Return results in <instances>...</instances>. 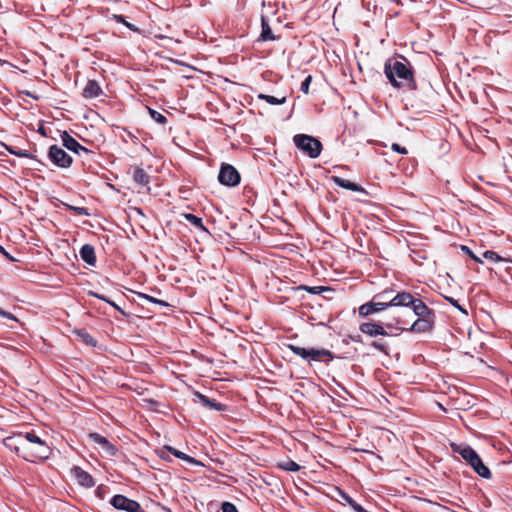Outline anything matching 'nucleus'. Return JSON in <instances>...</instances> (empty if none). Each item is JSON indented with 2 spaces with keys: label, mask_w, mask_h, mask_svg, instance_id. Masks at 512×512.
I'll return each instance as SVG.
<instances>
[{
  "label": "nucleus",
  "mask_w": 512,
  "mask_h": 512,
  "mask_svg": "<svg viewBox=\"0 0 512 512\" xmlns=\"http://www.w3.org/2000/svg\"><path fill=\"white\" fill-rule=\"evenodd\" d=\"M312 77L309 75L305 78V80L301 84V91L305 94H308L309 92V86L311 83Z\"/></svg>",
  "instance_id": "nucleus-32"
},
{
  "label": "nucleus",
  "mask_w": 512,
  "mask_h": 512,
  "mask_svg": "<svg viewBox=\"0 0 512 512\" xmlns=\"http://www.w3.org/2000/svg\"><path fill=\"white\" fill-rule=\"evenodd\" d=\"M15 155L17 156H21V157H27L28 154L26 152H13Z\"/></svg>",
  "instance_id": "nucleus-43"
},
{
  "label": "nucleus",
  "mask_w": 512,
  "mask_h": 512,
  "mask_svg": "<svg viewBox=\"0 0 512 512\" xmlns=\"http://www.w3.org/2000/svg\"><path fill=\"white\" fill-rule=\"evenodd\" d=\"M49 158L54 164L63 168L69 167L72 163L71 156L56 145L50 147Z\"/></svg>",
  "instance_id": "nucleus-9"
},
{
  "label": "nucleus",
  "mask_w": 512,
  "mask_h": 512,
  "mask_svg": "<svg viewBox=\"0 0 512 512\" xmlns=\"http://www.w3.org/2000/svg\"><path fill=\"white\" fill-rule=\"evenodd\" d=\"M0 253H5V249L2 246H0Z\"/></svg>",
  "instance_id": "nucleus-46"
},
{
  "label": "nucleus",
  "mask_w": 512,
  "mask_h": 512,
  "mask_svg": "<svg viewBox=\"0 0 512 512\" xmlns=\"http://www.w3.org/2000/svg\"><path fill=\"white\" fill-rule=\"evenodd\" d=\"M289 348L293 351L294 354L300 356L301 358L307 361H325L326 359H331L332 354L329 350L326 349H316L311 348L307 349L304 347H299L295 345H290Z\"/></svg>",
  "instance_id": "nucleus-6"
},
{
  "label": "nucleus",
  "mask_w": 512,
  "mask_h": 512,
  "mask_svg": "<svg viewBox=\"0 0 512 512\" xmlns=\"http://www.w3.org/2000/svg\"><path fill=\"white\" fill-rule=\"evenodd\" d=\"M339 495L341 496V498L347 502L349 505H350V502L351 501H354L351 497H349L346 493H344L343 491L339 490Z\"/></svg>",
  "instance_id": "nucleus-41"
},
{
  "label": "nucleus",
  "mask_w": 512,
  "mask_h": 512,
  "mask_svg": "<svg viewBox=\"0 0 512 512\" xmlns=\"http://www.w3.org/2000/svg\"><path fill=\"white\" fill-rule=\"evenodd\" d=\"M387 294L388 291L379 293L375 295L370 302L361 305L358 308L359 315L361 317H367L370 314L378 313L387 309Z\"/></svg>",
  "instance_id": "nucleus-5"
},
{
  "label": "nucleus",
  "mask_w": 512,
  "mask_h": 512,
  "mask_svg": "<svg viewBox=\"0 0 512 512\" xmlns=\"http://www.w3.org/2000/svg\"><path fill=\"white\" fill-rule=\"evenodd\" d=\"M222 512H238V510L232 503L224 502L222 504Z\"/></svg>",
  "instance_id": "nucleus-33"
},
{
  "label": "nucleus",
  "mask_w": 512,
  "mask_h": 512,
  "mask_svg": "<svg viewBox=\"0 0 512 512\" xmlns=\"http://www.w3.org/2000/svg\"><path fill=\"white\" fill-rule=\"evenodd\" d=\"M385 75L395 87H413V73L405 58L389 59L385 63Z\"/></svg>",
  "instance_id": "nucleus-2"
},
{
  "label": "nucleus",
  "mask_w": 512,
  "mask_h": 512,
  "mask_svg": "<svg viewBox=\"0 0 512 512\" xmlns=\"http://www.w3.org/2000/svg\"><path fill=\"white\" fill-rule=\"evenodd\" d=\"M0 317L18 322V319L12 313L5 311L2 308H0Z\"/></svg>",
  "instance_id": "nucleus-34"
},
{
  "label": "nucleus",
  "mask_w": 512,
  "mask_h": 512,
  "mask_svg": "<svg viewBox=\"0 0 512 512\" xmlns=\"http://www.w3.org/2000/svg\"><path fill=\"white\" fill-rule=\"evenodd\" d=\"M294 144L309 155L311 158H317L322 150V144L316 138L305 135L297 134L293 138Z\"/></svg>",
  "instance_id": "nucleus-4"
},
{
  "label": "nucleus",
  "mask_w": 512,
  "mask_h": 512,
  "mask_svg": "<svg viewBox=\"0 0 512 512\" xmlns=\"http://www.w3.org/2000/svg\"><path fill=\"white\" fill-rule=\"evenodd\" d=\"M483 257L487 260L494 261V262L505 260L504 258H502L500 255H498L497 253H495L493 251H485L483 253Z\"/></svg>",
  "instance_id": "nucleus-29"
},
{
  "label": "nucleus",
  "mask_w": 512,
  "mask_h": 512,
  "mask_svg": "<svg viewBox=\"0 0 512 512\" xmlns=\"http://www.w3.org/2000/svg\"><path fill=\"white\" fill-rule=\"evenodd\" d=\"M90 295H92V296H94V297H96V298H99V299H101V300H103V301H106V302H108L109 304H111L112 306H114L116 309H119V307H118V306H116V304H115V303H113V302H111V301L107 300L104 296H101V295H99V294H97V293H94V292H90Z\"/></svg>",
  "instance_id": "nucleus-38"
},
{
  "label": "nucleus",
  "mask_w": 512,
  "mask_h": 512,
  "mask_svg": "<svg viewBox=\"0 0 512 512\" xmlns=\"http://www.w3.org/2000/svg\"><path fill=\"white\" fill-rule=\"evenodd\" d=\"M397 329H399V330H401V331L406 330V328H405V327H397Z\"/></svg>",
  "instance_id": "nucleus-48"
},
{
  "label": "nucleus",
  "mask_w": 512,
  "mask_h": 512,
  "mask_svg": "<svg viewBox=\"0 0 512 512\" xmlns=\"http://www.w3.org/2000/svg\"><path fill=\"white\" fill-rule=\"evenodd\" d=\"M461 250L464 251L469 257H471L473 260H475L476 262H479V263H482V259L480 257H478L477 255H475L469 247L467 246H461Z\"/></svg>",
  "instance_id": "nucleus-31"
},
{
  "label": "nucleus",
  "mask_w": 512,
  "mask_h": 512,
  "mask_svg": "<svg viewBox=\"0 0 512 512\" xmlns=\"http://www.w3.org/2000/svg\"><path fill=\"white\" fill-rule=\"evenodd\" d=\"M261 38L264 40V41H267V40H274V36L272 34V31H271V28L269 27V25L267 23H265V21L262 19V33H261Z\"/></svg>",
  "instance_id": "nucleus-26"
},
{
  "label": "nucleus",
  "mask_w": 512,
  "mask_h": 512,
  "mask_svg": "<svg viewBox=\"0 0 512 512\" xmlns=\"http://www.w3.org/2000/svg\"><path fill=\"white\" fill-rule=\"evenodd\" d=\"M397 324H405L402 320L397 319Z\"/></svg>",
  "instance_id": "nucleus-47"
},
{
  "label": "nucleus",
  "mask_w": 512,
  "mask_h": 512,
  "mask_svg": "<svg viewBox=\"0 0 512 512\" xmlns=\"http://www.w3.org/2000/svg\"><path fill=\"white\" fill-rule=\"evenodd\" d=\"M80 256L89 265H94L96 262V256L93 246L85 244L80 250Z\"/></svg>",
  "instance_id": "nucleus-17"
},
{
  "label": "nucleus",
  "mask_w": 512,
  "mask_h": 512,
  "mask_svg": "<svg viewBox=\"0 0 512 512\" xmlns=\"http://www.w3.org/2000/svg\"><path fill=\"white\" fill-rule=\"evenodd\" d=\"M258 99L265 100L270 105H282L286 102L285 96H283L281 98H277V97L266 95V94H259Z\"/></svg>",
  "instance_id": "nucleus-22"
},
{
  "label": "nucleus",
  "mask_w": 512,
  "mask_h": 512,
  "mask_svg": "<svg viewBox=\"0 0 512 512\" xmlns=\"http://www.w3.org/2000/svg\"><path fill=\"white\" fill-rule=\"evenodd\" d=\"M61 140L63 145L70 151L78 153L79 150H84V148L66 131L61 134Z\"/></svg>",
  "instance_id": "nucleus-15"
},
{
  "label": "nucleus",
  "mask_w": 512,
  "mask_h": 512,
  "mask_svg": "<svg viewBox=\"0 0 512 512\" xmlns=\"http://www.w3.org/2000/svg\"><path fill=\"white\" fill-rule=\"evenodd\" d=\"M73 210L79 214V215H88L87 211L85 208H82V207H73Z\"/></svg>",
  "instance_id": "nucleus-42"
},
{
  "label": "nucleus",
  "mask_w": 512,
  "mask_h": 512,
  "mask_svg": "<svg viewBox=\"0 0 512 512\" xmlns=\"http://www.w3.org/2000/svg\"><path fill=\"white\" fill-rule=\"evenodd\" d=\"M410 306L412 307L413 313L416 316L424 317L427 313H429L428 307L420 299H415L413 297Z\"/></svg>",
  "instance_id": "nucleus-18"
},
{
  "label": "nucleus",
  "mask_w": 512,
  "mask_h": 512,
  "mask_svg": "<svg viewBox=\"0 0 512 512\" xmlns=\"http://www.w3.org/2000/svg\"><path fill=\"white\" fill-rule=\"evenodd\" d=\"M448 300H449V302H450L453 306L457 307L461 312H463L464 314H467V311H466V310H464V309H463V308L458 304L457 300H454L453 298H448Z\"/></svg>",
  "instance_id": "nucleus-40"
},
{
  "label": "nucleus",
  "mask_w": 512,
  "mask_h": 512,
  "mask_svg": "<svg viewBox=\"0 0 512 512\" xmlns=\"http://www.w3.org/2000/svg\"><path fill=\"white\" fill-rule=\"evenodd\" d=\"M331 179L336 185H338L342 188H345L347 190H350V191H360L361 190L360 187L356 183L351 182L349 180L340 178L338 176H332Z\"/></svg>",
  "instance_id": "nucleus-19"
},
{
  "label": "nucleus",
  "mask_w": 512,
  "mask_h": 512,
  "mask_svg": "<svg viewBox=\"0 0 512 512\" xmlns=\"http://www.w3.org/2000/svg\"><path fill=\"white\" fill-rule=\"evenodd\" d=\"M6 258H8L9 260L11 261H14V258L12 256H10V254L8 252L5 251V253H2Z\"/></svg>",
  "instance_id": "nucleus-45"
},
{
  "label": "nucleus",
  "mask_w": 512,
  "mask_h": 512,
  "mask_svg": "<svg viewBox=\"0 0 512 512\" xmlns=\"http://www.w3.org/2000/svg\"><path fill=\"white\" fill-rule=\"evenodd\" d=\"M4 445L27 461L45 460L50 455V448L35 433H20L3 440Z\"/></svg>",
  "instance_id": "nucleus-1"
},
{
  "label": "nucleus",
  "mask_w": 512,
  "mask_h": 512,
  "mask_svg": "<svg viewBox=\"0 0 512 512\" xmlns=\"http://www.w3.org/2000/svg\"><path fill=\"white\" fill-rule=\"evenodd\" d=\"M6 258H8L9 260L11 261H14V258L12 256H10V254L8 252L5 251V253H2Z\"/></svg>",
  "instance_id": "nucleus-44"
},
{
  "label": "nucleus",
  "mask_w": 512,
  "mask_h": 512,
  "mask_svg": "<svg viewBox=\"0 0 512 512\" xmlns=\"http://www.w3.org/2000/svg\"><path fill=\"white\" fill-rule=\"evenodd\" d=\"M452 449L454 452L459 453L479 476L486 479L491 477V472L488 467L482 462L479 455L470 446L452 444Z\"/></svg>",
  "instance_id": "nucleus-3"
},
{
  "label": "nucleus",
  "mask_w": 512,
  "mask_h": 512,
  "mask_svg": "<svg viewBox=\"0 0 512 512\" xmlns=\"http://www.w3.org/2000/svg\"><path fill=\"white\" fill-rule=\"evenodd\" d=\"M350 506L357 512H367L362 506L357 504L355 501H351Z\"/></svg>",
  "instance_id": "nucleus-39"
},
{
  "label": "nucleus",
  "mask_w": 512,
  "mask_h": 512,
  "mask_svg": "<svg viewBox=\"0 0 512 512\" xmlns=\"http://www.w3.org/2000/svg\"><path fill=\"white\" fill-rule=\"evenodd\" d=\"M183 217L189 221L192 225H194L195 227L203 230V231H206L205 227L203 226V223H202V219L193 215V214H190V213H186V214H183Z\"/></svg>",
  "instance_id": "nucleus-24"
},
{
  "label": "nucleus",
  "mask_w": 512,
  "mask_h": 512,
  "mask_svg": "<svg viewBox=\"0 0 512 512\" xmlns=\"http://www.w3.org/2000/svg\"><path fill=\"white\" fill-rule=\"evenodd\" d=\"M359 329L362 333L369 335L371 337H375L378 335H382V336L388 335V333L383 328V326H381L377 323H371V322L363 323L360 325Z\"/></svg>",
  "instance_id": "nucleus-13"
},
{
  "label": "nucleus",
  "mask_w": 512,
  "mask_h": 512,
  "mask_svg": "<svg viewBox=\"0 0 512 512\" xmlns=\"http://www.w3.org/2000/svg\"><path fill=\"white\" fill-rule=\"evenodd\" d=\"M195 396L200 400V402L204 406H206V407H208L210 409H214V410H217V411L224 410V405H222L221 403L215 402L213 400H210L208 397H206L203 394L196 393Z\"/></svg>",
  "instance_id": "nucleus-21"
},
{
  "label": "nucleus",
  "mask_w": 512,
  "mask_h": 512,
  "mask_svg": "<svg viewBox=\"0 0 512 512\" xmlns=\"http://www.w3.org/2000/svg\"><path fill=\"white\" fill-rule=\"evenodd\" d=\"M102 93L99 84L94 80H89L83 90V96L87 99L98 97Z\"/></svg>",
  "instance_id": "nucleus-14"
},
{
  "label": "nucleus",
  "mask_w": 512,
  "mask_h": 512,
  "mask_svg": "<svg viewBox=\"0 0 512 512\" xmlns=\"http://www.w3.org/2000/svg\"><path fill=\"white\" fill-rule=\"evenodd\" d=\"M324 288L321 286H314V287H305V290H307L310 293L318 294L320 293Z\"/></svg>",
  "instance_id": "nucleus-37"
},
{
  "label": "nucleus",
  "mask_w": 512,
  "mask_h": 512,
  "mask_svg": "<svg viewBox=\"0 0 512 512\" xmlns=\"http://www.w3.org/2000/svg\"><path fill=\"white\" fill-rule=\"evenodd\" d=\"M133 178H134L135 182H137L141 185H145L149 181V176L141 168L135 169Z\"/></svg>",
  "instance_id": "nucleus-23"
},
{
  "label": "nucleus",
  "mask_w": 512,
  "mask_h": 512,
  "mask_svg": "<svg viewBox=\"0 0 512 512\" xmlns=\"http://www.w3.org/2000/svg\"><path fill=\"white\" fill-rule=\"evenodd\" d=\"M76 333L87 345L94 346L96 344L95 340L86 331L80 330L77 331Z\"/></svg>",
  "instance_id": "nucleus-28"
},
{
  "label": "nucleus",
  "mask_w": 512,
  "mask_h": 512,
  "mask_svg": "<svg viewBox=\"0 0 512 512\" xmlns=\"http://www.w3.org/2000/svg\"><path fill=\"white\" fill-rule=\"evenodd\" d=\"M147 109H148V112H149L150 116H151V117H152V118H153L157 123L165 124V123L167 122V118H166L163 114H161V113L157 112L156 110H154V109H152V108H149V107H148Z\"/></svg>",
  "instance_id": "nucleus-27"
},
{
  "label": "nucleus",
  "mask_w": 512,
  "mask_h": 512,
  "mask_svg": "<svg viewBox=\"0 0 512 512\" xmlns=\"http://www.w3.org/2000/svg\"><path fill=\"white\" fill-rule=\"evenodd\" d=\"M391 149L395 152L401 153V154H407V150L405 147L400 146L399 144L393 143L391 146Z\"/></svg>",
  "instance_id": "nucleus-35"
},
{
  "label": "nucleus",
  "mask_w": 512,
  "mask_h": 512,
  "mask_svg": "<svg viewBox=\"0 0 512 512\" xmlns=\"http://www.w3.org/2000/svg\"><path fill=\"white\" fill-rule=\"evenodd\" d=\"M279 467L285 471H291V472H297L300 470V465L292 460H288V461L279 463Z\"/></svg>",
  "instance_id": "nucleus-25"
},
{
  "label": "nucleus",
  "mask_w": 512,
  "mask_h": 512,
  "mask_svg": "<svg viewBox=\"0 0 512 512\" xmlns=\"http://www.w3.org/2000/svg\"><path fill=\"white\" fill-rule=\"evenodd\" d=\"M165 449H167L175 457L180 458V459H182L184 461H187V462H189V463H191L193 465H197V466H202L203 465L200 461H198V460L188 456L187 454H185V453H183V452H181V451H179V450H177V449H175L173 447L166 446Z\"/></svg>",
  "instance_id": "nucleus-20"
},
{
  "label": "nucleus",
  "mask_w": 512,
  "mask_h": 512,
  "mask_svg": "<svg viewBox=\"0 0 512 512\" xmlns=\"http://www.w3.org/2000/svg\"><path fill=\"white\" fill-rule=\"evenodd\" d=\"M431 328H432L431 321L424 316V317L419 318L416 321H414L408 330L417 332V333H421V332H427Z\"/></svg>",
  "instance_id": "nucleus-16"
},
{
  "label": "nucleus",
  "mask_w": 512,
  "mask_h": 512,
  "mask_svg": "<svg viewBox=\"0 0 512 512\" xmlns=\"http://www.w3.org/2000/svg\"><path fill=\"white\" fill-rule=\"evenodd\" d=\"M111 505L126 512H142L141 506L137 501L127 498L124 495H115L110 500Z\"/></svg>",
  "instance_id": "nucleus-7"
},
{
  "label": "nucleus",
  "mask_w": 512,
  "mask_h": 512,
  "mask_svg": "<svg viewBox=\"0 0 512 512\" xmlns=\"http://www.w3.org/2000/svg\"><path fill=\"white\" fill-rule=\"evenodd\" d=\"M372 345H373V347H375L376 349H378V350H380V351H382V352H384V353H387V351H386V345H385L384 343H382V342H380V341H374V342L372 343Z\"/></svg>",
  "instance_id": "nucleus-36"
},
{
  "label": "nucleus",
  "mask_w": 512,
  "mask_h": 512,
  "mask_svg": "<svg viewBox=\"0 0 512 512\" xmlns=\"http://www.w3.org/2000/svg\"><path fill=\"white\" fill-rule=\"evenodd\" d=\"M90 439L93 440L96 444H98L103 452H105L109 456H113L116 453V448L103 436L97 433H91L89 435Z\"/></svg>",
  "instance_id": "nucleus-12"
},
{
  "label": "nucleus",
  "mask_w": 512,
  "mask_h": 512,
  "mask_svg": "<svg viewBox=\"0 0 512 512\" xmlns=\"http://www.w3.org/2000/svg\"><path fill=\"white\" fill-rule=\"evenodd\" d=\"M139 297L140 298H143V299H146L148 300L149 302H152V303H156V304H159V305H162V306H167L168 304L163 301V300H158L154 297H151L149 295H146V294H143V293H139Z\"/></svg>",
  "instance_id": "nucleus-30"
},
{
  "label": "nucleus",
  "mask_w": 512,
  "mask_h": 512,
  "mask_svg": "<svg viewBox=\"0 0 512 512\" xmlns=\"http://www.w3.org/2000/svg\"><path fill=\"white\" fill-rule=\"evenodd\" d=\"M71 473L81 486L91 488L95 485L92 476L80 467H73Z\"/></svg>",
  "instance_id": "nucleus-10"
},
{
  "label": "nucleus",
  "mask_w": 512,
  "mask_h": 512,
  "mask_svg": "<svg viewBox=\"0 0 512 512\" xmlns=\"http://www.w3.org/2000/svg\"><path fill=\"white\" fill-rule=\"evenodd\" d=\"M412 298L413 296L410 293L400 292L392 298L387 296V304L388 307H409L410 303L412 302Z\"/></svg>",
  "instance_id": "nucleus-11"
},
{
  "label": "nucleus",
  "mask_w": 512,
  "mask_h": 512,
  "mask_svg": "<svg viewBox=\"0 0 512 512\" xmlns=\"http://www.w3.org/2000/svg\"><path fill=\"white\" fill-rule=\"evenodd\" d=\"M218 179L223 185L236 186L240 182V175L232 165L225 164L220 169Z\"/></svg>",
  "instance_id": "nucleus-8"
}]
</instances>
